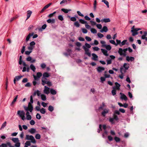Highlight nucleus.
<instances>
[{"mask_svg": "<svg viewBox=\"0 0 147 147\" xmlns=\"http://www.w3.org/2000/svg\"><path fill=\"white\" fill-rule=\"evenodd\" d=\"M127 51V49L125 48L123 49L122 48H119V49L118 53L121 56L125 57L126 55V52Z\"/></svg>", "mask_w": 147, "mask_h": 147, "instance_id": "1", "label": "nucleus"}, {"mask_svg": "<svg viewBox=\"0 0 147 147\" xmlns=\"http://www.w3.org/2000/svg\"><path fill=\"white\" fill-rule=\"evenodd\" d=\"M26 139L27 140H30L31 142L33 144L36 143V141L34 137L32 135H26Z\"/></svg>", "mask_w": 147, "mask_h": 147, "instance_id": "2", "label": "nucleus"}, {"mask_svg": "<svg viewBox=\"0 0 147 147\" xmlns=\"http://www.w3.org/2000/svg\"><path fill=\"white\" fill-rule=\"evenodd\" d=\"M33 102V99L32 96H31L30 97V102H29L28 104V107H28L29 108V111L31 113L32 112V111L33 110V107L32 104V103Z\"/></svg>", "mask_w": 147, "mask_h": 147, "instance_id": "3", "label": "nucleus"}, {"mask_svg": "<svg viewBox=\"0 0 147 147\" xmlns=\"http://www.w3.org/2000/svg\"><path fill=\"white\" fill-rule=\"evenodd\" d=\"M24 108L25 110L26 111V119L27 120H30L31 119V116L30 115V113L28 112L29 111V108L28 107H27L24 106Z\"/></svg>", "mask_w": 147, "mask_h": 147, "instance_id": "4", "label": "nucleus"}, {"mask_svg": "<svg viewBox=\"0 0 147 147\" xmlns=\"http://www.w3.org/2000/svg\"><path fill=\"white\" fill-rule=\"evenodd\" d=\"M17 114L23 120L25 119V113L24 111L19 110L18 111Z\"/></svg>", "mask_w": 147, "mask_h": 147, "instance_id": "5", "label": "nucleus"}, {"mask_svg": "<svg viewBox=\"0 0 147 147\" xmlns=\"http://www.w3.org/2000/svg\"><path fill=\"white\" fill-rule=\"evenodd\" d=\"M113 118H110L109 119V121L112 124H114L115 123V122L114 121V120L116 121H117L119 119V118L117 115L115 114H113Z\"/></svg>", "mask_w": 147, "mask_h": 147, "instance_id": "6", "label": "nucleus"}, {"mask_svg": "<svg viewBox=\"0 0 147 147\" xmlns=\"http://www.w3.org/2000/svg\"><path fill=\"white\" fill-rule=\"evenodd\" d=\"M141 30V29L140 28H136L134 30H131V32L132 33V35L133 36H135L138 34V31Z\"/></svg>", "mask_w": 147, "mask_h": 147, "instance_id": "7", "label": "nucleus"}, {"mask_svg": "<svg viewBox=\"0 0 147 147\" xmlns=\"http://www.w3.org/2000/svg\"><path fill=\"white\" fill-rule=\"evenodd\" d=\"M82 48L85 51V54L88 55L89 57H90L91 56V53L89 51V50L84 47H83Z\"/></svg>", "mask_w": 147, "mask_h": 147, "instance_id": "8", "label": "nucleus"}, {"mask_svg": "<svg viewBox=\"0 0 147 147\" xmlns=\"http://www.w3.org/2000/svg\"><path fill=\"white\" fill-rule=\"evenodd\" d=\"M50 88L46 86H44V89L43 90L44 93L46 94H48L50 93Z\"/></svg>", "mask_w": 147, "mask_h": 147, "instance_id": "9", "label": "nucleus"}, {"mask_svg": "<svg viewBox=\"0 0 147 147\" xmlns=\"http://www.w3.org/2000/svg\"><path fill=\"white\" fill-rule=\"evenodd\" d=\"M120 94L121 95V98L122 100H124L125 101H127V98L126 96L123 94L120 93Z\"/></svg>", "mask_w": 147, "mask_h": 147, "instance_id": "10", "label": "nucleus"}, {"mask_svg": "<svg viewBox=\"0 0 147 147\" xmlns=\"http://www.w3.org/2000/svg\"><path fill=\"white\" fill-rule=\"evenodd\" d=\"M126 60L128 61H132L134 60V58L133 57L127 56L126 57Z\"/></svg>", "mask_w": 147, "mask_h": 147, "instance_id": "11", "label": "nucleus"}, {"mask_svg": "<svg viewBox=\"0 0 147 147\" xmlns=\"http://www.w3.org/2000/svg\"><path fill=\"white\" fill-rule=\"evenodd\" d=\"M28 132L31 134H33L36 132V130L34 128H31L28 130Z\"/></svg>", "mask_w": 147, "mask_h": 147, "instance_id": "12", "label": "nucleus"}, {"mask_svg": "<svg viewBox=\"0 0 147 147\" xmlns=\"http://www.w3.org/2000/svg\"><path fill=\"white\" fill-rule=\"evenodd\" d=\"M50 74L48 72H45L43 74V77L42 78H44L45 79H47L46 78H48L50 76Z\"/></svg>", "mask_w": 147, "mask_h": 147, "instance_id": "13", "label": "nucleus"}, {"mask_svg": "<svg viewBox=\"0 0 147 147\" xmlns=\"http://www.w3.org/2000/svg\"><path fill=\"white\" fill-rule=\"evenodd\" d=\"M96 69L97 71L99 72H100L102 71H104L105 69V68L100 66L97 67Z\"/></svg>", "mask_w": 147, "mask_h": 147, "instance_id": "14", "label": "nucleus"}, {"mask_svg": "<svg viewBox=\"0 0 147 147\" xmlns=\"http://www.w3.org/2000/svg\"><path fill=\"white\" fill-rule=\"evenodd\" d=\"M32 12V11L30 10H28L27 11V18L26 20L28 19L30 17Z\"/></svg>", "mask_w": 147, "mask_h": 147, "instance_id": "15", "label": "nucleus"}, {"mask_svg": "<svg viewBox=\"0 0 147 147\" xmlns=\"http://www.w3.org/2000/svg\"><path fill=\"white\" fill-rule=\"evenodd\" d=\"M93 57L92 58V59L94 61H97L98 60V57L95 53H92V54Z\"/></svg>", "mask_w": 147, "mask_h": 147, "instance_id": "16", "label": "nucleus"}, {"mask_svg": "<svg viewBox=\"0 0 147 147\" xmlns=\"http://www.w3.org/2000/svg\"><path fill=\"white\" fill-rule=\"evenodd\" d=\"M34 34V33L33 32H32L31 33H29L28 34V35L26 37V42H28V41L30 39V37L32 36H33Z\"/></svg>", "mask_w": 147, "mask_h": 147, "instance_id": "17", "label": "nucleus"}, {"mask_svg": "<svg viewBox=\"0 0 147 147\" xmlns=\"http://www.w3.org/2000/svg\"><path fill=\"white\" fill-rule=\"evenodd\" d=\"M108 30V29L107 28L106 26H103L101 30H100V32H101L102 33L103 32H106Z\"/></svg>", "mask_w": 147, "mask_h": 147, "instance_id": "18", "label": "nucleus"}, {"mask_svg": "<svg viewBox=\"0 0 147 147\" xmlns=\"http://www.w3.org/2000/svg\"><path fill=\"white\" fill-rule=\"evenodd\" d=\"M109 110L105 109L103 112H102L101 113V115L103 117H105L106 116V114L109 113Z\"/></svg>", "mask_w": 147, "mask_h": 147, "instance_id": "19", "label": "nucleus"}, {"mask_svg": "<svg viewBox=\"0 0 147 147\" xmlns=\"http://www.w3.org/2000/svg\"><path fill=\"white\" fill-rule=\"evenodd\" d=\"M47 79H45L44 78H42V85L44 86L45 84H47V82L48 81L47 80Z\"/></svg>", "mask_w": 147, "mask_h": 147, "instance_id": "20", "label": "nucleus"}, {"mask_svg": "<svg viewBox=\"0 0 147 147\" xmlns=\"http://www.w3.org/2000/svg\"><path fill=\"white\" fill-rule=\"evenodd\" d=\"M110 20L109 18H104L101 20V22H110Z\"/></svg>", "mask_w": 147, "mask_h": 147, "instance_id": "21", "label": "nucleus"}, {"mask_svg": "<svg viewBox=\"0 0 147 147\" xmlns=\"http://www.w3.org/2000/svg\"><path fill=\"white\" fill-rule=\"evenodd\" d=\"M50 92L51 93L52 95H54L57 94V91L56 90L53 88H51L50 89Z\"/></svg>", "mask_w": 147, "mask_h": 147, "instance_id": "22", "label": "nucleus"}, {"mask_svg": "<svg viewBox=\"0 0 147 147\" xmlns=\"http://www.w3.org/2000/svg\"><path fill=\"white\" fill-rule=\"evenodd\" d=\"M47 22L48 23H51L53 24L55 22V20L54 19H49L47 20Z\"/></svg>", "mask_w": 147, "mask_h": 147, "instance_id": "23", "label": "nucleus"}, {"mask_svg": "<svg viewBox=\"0 0 147 147\" xmlns=\"http://www.w3.org/2000/svg\"><path fill=\"white\" fill-rule=\"evenodd\" d=\"M101 50L102 52L105 56H107L108 55V54L107 53V51L106 50L103 49H101Z\"/></svg>", "mask_w": 147, "mask_h": 147, "instance_id": "24", "label": "nucleus"}, {"mask_svg": "<svg viewBox=\"0 0 147 147\" xmlns=\"http://www.w3.org/2000/svg\"><path fill=\"white\" fill-rule=\"evenodd\" d=\"M123 67L125 69L127 70L129 68V64L127 63H124L123 65Z\"/></svg>", "mask_w": 147, "mask_h": 147, "instance_id": "25", "label": "nucleus"}, {"mask_svg": "<svg viewBox=\"0 0 147 147\" xmlns=\"http://www.w3.org/2000/svg\"><path fill=\"white\" fill-rule=\"evenodd\" d=\"M30 69L34 72L35 71L36 69L35 66L33 64H31L30 66Z\"/></svg>", "mask_w": 147, "mask_h": 147, "instance_id": "26", "label": "nucleus"}, {"mask_svg": "<svg viewBox=\"0 0 147 147\" xmlns=\"http://www.w3.org/2000/svg\"><path fill=\"white\" fill-rule=\"evenodd\" d=\"M104 47H105L106 49L108 51L110 50L111 49V47L110 45H104Z\"/></svg>", "mask_w": 147, "mask_h": 147, "instance_id": "27", "label": "nucleus"}, {"mask_svg": "<svg viewBox=\"0 0 147 147\" xmlns=\"http://www.w3.org/2000/svg\"><path fill=\"white\" fill-rule=\"evenodd\" d=\"M47 27V25L46 24H44L42 26L41 28H40L38 29V30L40 31H42V30L45 29Z\"/></svg>", "mask_w": 147, "mask_h": 147, "instance_id": "28", "label": "nucleus"}, {"mask_svg": "<svg viewBox=\"0 0 147 147\" xmlns=\"http://www.w3.org/2000/svg\"><path fill=\"white\" fill-rule=\"evenodd\" d=\"M11 140L14 142L15 143L19 142V140L18 138H13Z\"/></svg>", "mask_w": 147, "mask_h": 147, "instance_id": "29", "label": "nucleus"}, {"mask_svg": "<svg viewBox=\"0 0 147 147\" xmlns=\"http://www.w3.org/2000/svg\"><path fill=\"white\" fill-rule=\"evenodd\" d=\"M102 2L105 4L108 8L109 7V3L106 0H102Z\"/></svg>", "mask_w": 147, "mask_h": 147, "instance_id": "30", "label": "nucleus"}, {"mask_svg": "<svg viewBox=\"0 0 147 147\" xmlns=\"http://www.w3.org/2000/svg\"><path fill=\"white\" fill-rule=\"evenodd\" d=\"M61 10L64 12L65 13H68V12L70 11H71V10L70 9H64V8H62L61 9Z\"/></svg>", "mask_w": 147, "mask_h": 147, "instance_id": "31", "label": "nucleus"}, {"mask_svg": "<svg viewBox=\"0 0 147 147\" xmlns=\"http://www.w3.org/2000/svg\"><path fill=\"white\" fill-rule=\"evenodd\" d=\"M123 69V68L122 67H121V68H120V72H121V73L122 74H121V75H119V77L121 79H122L123 78V73L122 72V69Z\"/></svg>", "mask_w": 147, "mask_h": 147, "instance_id": "32", "label": "nucleus"}, {"mask_svg": "<svg viewBox=\"0 0 147 147\" xmlns=\"http://www.w3.org/2000/svg\"><path fill=\"white\" fill-rule=\"evenodd\" d=\"M79 21L82 24H86L87 23V21L82 19H79Z\"/></svg>", "mask_w": 147, "mask_h": 147, "instance_id": "33", "label": "nucleus"}, {"mask_svg": "<svg viewBox=\"0 0 147 147\" xmlns=\"http://www.w3.org/2000/svg\"><path fill=\"white\" fill-rule=\"evenodd\" d=\"M127 40H124L122 41L121 43L119 44V45L121 47L122 46L125 45L126 42H127Z\"/></svg>", "mask_w": 147, "mask_h": 147, "instance_id": "34", "label": "nucleus"}, {"mask_svg": "<svg viewBox=\"0 0 147 147\" xmlns=\"http://www.w3.org/2000/svg\"><path fill=\"white\" fill-rule=\"evenodd\" d=\"M40 111L42 114H45L46 112L45 109L44 108H42L40 109Z\"/></svg>", "mask_w": 147, "mask_h": 147, "instance_id": "35", "label": "nucleus"}, {"mask_svg": "<svg viewBox=\"0 0 147 147\" xmlns=\"http://www.w3.org/2000/svg\"><path fill=\"white\" fill-rule=\"evenodd\" d=\"M83 47H84L88 49H89L91 47L90 45V44H89L87 43H86L85 44V46H83Z\"/></svg>", "mask_w": 147, "mask_h": 147, "instance_id": "36", "label": "nucleus"}, {"mask_svg": "<svg viewBox=\"0 0 147 147\" xmlns=\"http://www.w3.org/2000/svg\"><path fill=\"white\" fill-rule=\"evenodd\" d=\"M48 110L50 112H52L54 110V107L51 105H49L48 107Z\"/></svg>", "mask_w": 147, "mask_h": 147, "instance_id": "37", "label": "nucleus"}, {"mask_svg": "<svg viewBox=\"0 0 147 147\" xmlns=\"http://www.w3.org/2000/svg\"><path fill=\"white\" fill-rule=\"evenodd\" d=\"M115 84L116 86V89L117 90H119L120 89L119 87L120 86V84L117 82H115Z\"/></svg>", "mask_w": 147, "mask_h": 147, "instance_id": "38", "label": "nucleus"}, {"mask_svg": "<svg viewBox=\"0 0 147 147\" xmlns=\"http://www.w3.org/2000/svg\"><path fill=\"white\" fill-rule=\"evenodd\" d=\"M41 98L42 100L45 101L46 100V96L43 94H42L41 95Z\"/></svg>", "mask_w": 147, "mask_h": 147, "instance_id": "39", "label": "nucleus"}, {"mask_svg": "<svg viewBox=\"0 0 147 147\" xmlns=\"http://www.w3.org/2000/svg\"><path fill=\"white\" fill-rule=\"evenodd\" d=\"M147 35V32H144V34L142 36V39H144L145 37H146V36Z\"/></svg>", "mask_w": 147, "mask_h": 147, "instance_id": "40", "label": "nucleus"}, {"mask_svg": "<svg viewBox=\"0 0 147 147\" xmlns=\"http://www.w3.org/2000/svg\"><path fill=\"white\" fill-rule=\"evenodd\" d=\"M35 138L36 139H40L41 138V136L40 134H36L35 136Z\"/></svg>", "mask_w": 147, "mask_h": 147, "instance_id": "41", "label": "nucleus"}, {"mask_svg": "<svg viewBox=\"0 0 147 147\" xmlns=\"http://www.w3.org/2000/svg\"><path fill=\"white\" fill-rule=\"evenodd\" d=\"M65 4V5H66L67 4V0H63L60 3V4L62 5L63 4Z\"/></svg>", "mask_w": 147, "mask_h": 147, "instance_id": "42", "label": "nucleus"}, {"mask_svg": "<svg viewBox=\"0 0 147 147\" xmlns=\"http://www.w3.org/2000/svg\"><path fill=\"white\" fill-rule=\"evenodd\" d=\"M74 25L77 27H79L80 26V24L78 21H76L74 23Z\"/></svg>", "mask_w": 147, "mask_h": 147, "instance_id": "43", "label": "nucleus"}, {"mask_svg": "<svg viewBox=\"0 0 147 147\" xmlns=\"http://www.w3.org/2000/svg\"><path fill=\"white\" fill-rule=\"evenodd\" d=\"M91 31L93 34H96L97 33V30L94 28H91Z\"/></svg>", "mask_w": 147, "mask_h": 147, "instance_id": "44", "label": "nucleus"}, {"mask_svg": "<svg viewBox=\"0 0 147 147\" xmlns=\"http://www.w3.org/2000/svg\"><path fill=\"white\" fill-rule=\"evenodd\" d=\"M36 43L34 41H32L30 43V46L33 47H34V46L35 45Z\"/></svg>", "mask_w": 147, "mask_h": 147, "instance_id": "45", "label": "nucleus"}, {"mask_svg": "<svg viewBox=\"0 0 147 147\" xmlns=\"http://www.w3.org/2000/svg\"><path fill=\"white\" fill-rule=\"evenodd\" d=\"M22 77V76H16L14 78L16 80L18 81Z\"/></svg>", "mask_w": 147, "mask_h": 147, "instance_id": "46", "label": "nucleus"}, {"mask_svg": "<svg viewBox=\"0 0 147 147\" xmlns=\"http://www.w3.org/2000/svg\"><path fill=\"white\" fill-rule=\"evenodd\" d=\"M114 139L115 141L117 142H119L120 141V138L117 137H115L114 138Z\"/></svg>", "mask_w": 147, "mask_h": 147, "instance_id": "47", "label": "nucleus"}, {"mask_svg": "<svg viewBox=\"0 0 147 147\" xmlns=\"http://www.w3.org/2000/svg\"><path fill=\"white\" fill-rule=\"evenodd\" d=\"M97 36L98 37L100 38H101L104 36L103 35L100 33H97Z\"/></svg>", "mask_w": 147, "mask_h": 147, "instance_id": "48", "label": "nucleus"}, {"mask_svg": "<svg viewBox=\"0 0 147 147\" xmlns=\"http://www.w3.org/2000/svg\"><path fill=\"white\" fill-rule=\"evenodd\" d=\"M31 141L30 142V141H27L25 143V145L28 146H30L31 145V143H30Z\"/></svg>", "mask_w": 147, "mask_h": 147, "instance_id": "49", "label": "nucleus"}, {"mask_svg": "<svg viewBox=\"0 0 147 147\" xmlns=\"http://www.w3.org/2000/svg\"><path fill=\"white\" fill-rule=\"evenodd\" d=\"M20 143L19 142H18L16 143L15 144V146L16 147H20Z\"/></svg>", "mask_w": 147, "mask_h": 147, "instance_id": "50", "label": "nucleus"}, {"mask_svg": "<svg viewBox=\"0 0 147 147\" xmlns=\"http://www.w3.org/2000/svg\"><path fill=\"white\" fill-rule=\"evenodd\" d=\"M7 143L6 144L2 143L1 145H0V147H7Z\"/></svg>", "mask_w": 147, "mask_h": 147, "instance_id": "51", "label": "nucleus"}, {"mask_svg": "<svg viewBox=\"0 0 147 147\" xmlns=\"http://www.w3.org/2000/svg\"><path fill=\"white\" fill-rule=\"evenodd\" d=\"M36 119H40L41 118V116L39 114L37 113L36 115Z\"/></svg>", "mask_w": 147, "mask_h": 147, "instance_id": "52", "label": "nucleus"}, {"mask_svg": "<svg viewBox=\"0 0 147 147\" xmlns=\"http://www.w3.org/2000/svg\"><path fill=\"white\" fill-rule=\"evenodd\" d=\"M102 130V125L101 124H100L99 125V128L98 129L97 132L98 133H99L100 132V131Z\"/></svg>", "mask_w": 147, "mask_h": 147, "instance_id": "53", "label": "nucleus"}, {"mask_svg": "<svg viewBox=\"0 0 147 147\" xmlns=\"http://www.w3.org/2000/svg\"><path fill=\"white\" fill-rule=\"evenodd\" d=\"M102 104V105L99 107L98 108L99 109H103V107L105 106V104L104 102H103Z\"/></svg>", "mask_w": 147, "mask_h": 147, "instance_id": "54", "label": "nucleus"}, {"mask_svg": "<svg viewBox=\"0 0 147 147\" xmlns=\"http://www.w3.org/2000/svg\"><path fill=\"white\" fill-rule=\"evenodd\" d=\"M18 95H17L16 96V97H15V98H14V99L13 100V101L12 102V103H11L12 104H13L16 101V100L18 98Z\"/></svg>", "mask_w": 147, "mask_h": 147, "instance_id": "55", "label": "nucleus"}, {"mask_svg": "<svg viewBox=\"0 0 147 147\" xmlns=\"http://www.w3.org/2000/svg\"><path fill=\"white\" fill-rule=\"evenodd\" d=\"M58 18L59 20L61 21H63V16L61 15H60L58 16Z\"/></svg>", "mask_w": 147, "mask_h": 147, "instance_id": "56", "label": "nucleus"}, {"mask_svg": "<svg viewBox=\"0 0 147 147\" xmlns=\"http://www.w3.org/2000/svg\"><path fill=\"white\" fill-rule=\"evenodd\" d=\"M6 123H7L6 121L4 122L2 125L1 127V129L5 127L6 125Z\"/></svg>", "mask_w": 147, "mask_h": 147, "instance_id": "57", "label": "nucleus"}, {"mask_svg": "<svg viewBox=\"0 0 147 147\" xmlns=\"http://www.w3.org/2000/svg\"><path fill=\"white\" fill-rule=\"evenodd\" d=\"M42 75V74L41 72H39L37 73V76L38 78H40V77H41Z\"/></svg>", "mask_w": 147, "mask_h": 147, "instance_id": "58", "label": "nucleus"}, {"mask_svg": "<svg viewBox=\"0 0 147 147\" xmlns=\"http://www.w3.org/2000/svg\"><path fill=\"white\" fill-rule=\"evenodd\" d=\"M85 39L88 41H90L92 39L91 38L88 36H86L85 37Z\"/></svg>", "mask_w": 147, "mask_h": 147, "instance_id": "59", "label": "nucleus"}, {"mask_svg": "<svg viewBox=\"0 0 147 147\" xmlns=\"http://www.w3.org/2000/svg\"><path fill=\"white\" fill-rule=\"evenodd\" d=\"M96 27L99 29H101L102 28V25L100 24H96Z\"/></svg>", "mask_w": 147, "mask_h": 147, "instance_id": "60", "label": "nucleus"}, {"mask_svg": "<svg viewBox=\"0 0 147 147\" xmlns=\"http://www.w3.org/2000/svg\"><path fill=\"white\" fill-rule=\"evenodd\" d=\"M90 22L91 23V24L92 26H94L96 25V23L94 21L91 20L90 21Z\"/></svg>", "mask_w": 147, "mask_h": 147, "instance_id": "61", "label": "nucleus"}, {"mask_svg": "<svg viewBox=\"0 0 147 147\" xmlns=\"http://www.w3.org/2000/svg\"><path fill=\"white\" fill-rule=\"evenodd\" d=\"M40 66L42 69H44L45 68L46 65L45 63H42L41 64Z\"/></svg>", "mask_w": 147, "mask_h": 147, "instance_id": "62", "label": "nucleus"}, {"mask_svg": "<svg viewBox=\"0 0 147 147\" xmlns=\"http://www.w3.org/2000/svg\"><path fill=\"white\" fill-rule=\"evenodd\" d=\"M93 49L94 51H98L99 50V48L98 47H93Z\"/></svg>", "mask_w": 147, "mask_h": 147, "instance_id": "63", "label": "nucleus"}, {"mask_svg": "<svg viewBox=\"0 0 147 147\" xmlns=\"http://www.w3.org/2000/svg\"><path fill=\"white\" fill-rule=\"evenodd\" d=\"M52 3H49L48 4H47L46 5H45L44 7L46 9H47L48 8L51 4Z\"/></svg>", "mask_w": 147, "mask_h": 147, "instance_id": "64", "label": "nucleus"}]
</instances>
